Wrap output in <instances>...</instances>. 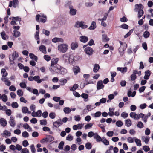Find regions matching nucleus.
Masks as SVG:
<instances>
[{"label":"nucleus","instance_id":"obj_51","mask_svg":"<svg viewBox=\"0 0 153 153\" xmlns=\"http://www.w3.org/2000/svg\"><path fill=\"white\" fill-rule=\"evenodd\" d=\"M86 107L87 109L89 111L95 108V107L91 105H86Z\"/></svg>","mask_w":153,"mask_h":153},{"label":"nucleus","instance_id":"obj_7","mask_svg":"<svg viewBox=\"0 0 153 153\" xmlns=\"http://www.w3.org/2000/svg\"><path fill=\"white\" fill-rule=\"evenodd\" d=\"M119 43L121 45V46L119 48V51L122 53L126 48L127 44L126 43H123L121 41H120Z\"/></svg>","mask_w":153,"mask_h":153},{"label":"nucleus","instance_id":"obj_5","mask_svg":"<svg viewBox=\"0 0 153 153\" xmlns=\"http://www.w3.org/2000/svg\"><path fill=\"white\" fill-rule=\"evenodd\" d=\"M135 8L139 10L138 17L140 18L143 14L144 12L143 10L141 9L143 8V6L141 4H136L135 5Z\"/></svg>","mask_w":153,"mask_h":153},{"label":"nucleus","instance_id":"obj_61","mask_svg":"<svg viewBox=\"0 0 153 153\" xmlns=\"http://www.w3.org/2000/svg\"><path fill=\"white\" fill-rule=\"evenodd\" d=\"M102 114L101 113L100 111L97 112L94 114L93 115H94V117H100Z\"/></svg>","mask_w":153,"mask_h":153},{"label":"nucleus","instance_id":"obj_23","mask_svg":"<svg viewBox=\"0 0 153 153\" xmlns=\"http://www.w3.org/2000/svg\"><path fill=\"white\" fill-rule=\"evenodd\" d=\"M58 59L57 58H55L52 59L51 61V65H59L57 63L58 61Z\"/></svg>","mask_w":153,"mask_h":153},{"label":"nucleus","instance_id":"obj_54","mask_svg":"<svg viewBox=\"0 0 153 153\" xmlns=\"http://www.w3.org/2000/svg\"><path fill=\"white\" fill-rule=\"evenodd\" d=\"M2 39L4 40L6 39L7 36L4 31H3L1 33Z\"/></svg>","mask_w":153,"mask_h":153},{"label":"nucleus","instance_id":"obj_14","mask_svg":"<svg viewBox=\"0 0 153 153\" xmlns=\"http://www.w3.org/2000/svg\"><path fill=\"white\" fill-rule=\"evenodd\" d=\"M63 124L61 119H59L53 123V125L56 127H58Z\"/></svg>","mask_w":153,"mask_h":153},{"label":"nucleus","instance_id":"obj_32","mask_svg":"<svg viewBox=\"0 0 153 153\" xmlns=\"http://www.w3.org/2000/svg\"><path fill=\"white\" fill-rule=\"evenodd\" d=\"M96 27V22L94 21L92 22L91 26L89 28V29L90 30H94Z\"/></svg>","mask_w":153,"mask_h":153},{"label":"nucleus","instance_id":"obj_34","mask_svg":"<svg viewBox=\"0 0 153 153\" xmlns=\"http://www.w3.org/2000/svg\"><path fill=\"white\" fill-rule=\"evenodd\" d=\"M30 57L32 59L36 61H37L38 58L36 56L32 53H30L29 54Z\"/></svg>","mask_w":153,"mask_h":153},{"label":"nucleus","instance_id":"obj_10","mask_svg":"<svg viewBox=\"0 0 153 153\" xmlns=\"http://www.w3.org/2000/svg\"><path fill=\"white\" fill-rule=\"evenodd\" d=\"M19 1L18 0H13L10 2L9 6L10 7L13 6L15 8L18 5Z\"/></svg>","mask_w":153,"mask_h":153},{"label":"nucleus","instance_id":"obj_39","mask_svg":"<svg viewBox=\"0 0 153 153\" xmlns=\"http://www.w3.org/2000/svg\"><path fill=\"white\" fill-rule=\"evenodd\" d=\"M63 111L65 114H68L71 112V110L70 108L66 107L64 108Z\"/></svg>","mask_w":153,"mask_h":153},{"label":"nucleus","instance_id":"obj_64","mask_svg":"<svg viewBox=\"0 0 153 153\" xmlns=\"http://www.w3.org/2000/svg\"><path fill=\"white\" fill-rule=\"evenodd\" d=\"M22 153H29V150L26 148L22 149L21 151Z\"/></svg>","mask_w":153,"mask_h":153},{"label":"nucleus","instance_id":"obj_27","mask_svg":"<svg viewBox=\"0 0 153 153\" xmlns=\"http://www.w3.org/2000/svg\"><path fill=\"white\" fill-rule=\"evenodd\" d=\"M130 116L134 119H138V114H137L135 112H131L130 114Z\"/></svg>","mask_w":153,"mask_h":153},{"label":"nucleus","instance_id":"obj_41","mask_svg":"<svg viewBox=\"0 0 153 153\" xmlns=\"http://www.w3.org/2000/svg\"><path fill=\"white\" fill-rule=\"evenodd\" d=\"M1 73L2 75V77H6V76L7 75V73L5 69L3 68L2 69Z\"/></svg>","mask_w":153,"mask_h":153},{"label":"nucleus","instance_id":"obj_19","mask_svg":"<svg viewBox=\"0 0 153 153\" xmlns=\"http://www.w3.org/2000/svg\"><path fill=\"white\" fill-rule=\"evenodd\" d=\"M70 14L71 15H75L76 14L77 10L76 9H74L72 6H70Z\"/></svg>","mask_w":153,"mask_h":153},{"label":"nucleus","instance_id":"obj_37","mask_svg":"<svg viewBox=\"0 0 153 153\" xmlns=\"http://www.w3.org/2000/svg\"><path fill=\"white\" fill-rule=\"evenodd\" d=\"M151 115L150 113H148L146 115H144V118L143 119V120L144 122L146 123L147 121V119L148 117H149Z\"/></svg>","mask_w":153,"mask_h":153},{"label":"nucleus","instance_id":"obj_56","mask_svg":"<svg viewBox=\"0 0 153 153\" xmlns=\"http://www.w3.org/2000/svg\"><path fill=\"white\" fill-rule=\"evenodd\" d=\"M134 137L132 138L131 137H129L127 138V140L128 142L130 143H132L134 140Z\"/></svg>","mask_w":153,"mask_h":153},{"label":"nucleus","instance_id":"obj_1","mask_svg":"<svg viewBox=\"0 0 153 153\" xmlns=\"http://www.w3.org/2000/svg\"><path fill=\"white\" fill-rule=\"evenodd\" d=\"M68 47V46L67 44H61L58 45L57 49L59 52L64 53L67 51Z\"/></svg>","mask_w":153,"mask_h":153},{"label":"nucleus","instance_id":"obj_59","mask_svg":"<svg viewBox=\"0 0 153 153\" xmlns=\"http://www.w3.org/2000/svg\"><path fill=\"white\" fill-rule=\"evenodd\" d=\"M78 87V85L77 84H75L74 85L73 87L71 88L70 90L72 91H74Z\"/></svg>","mask_w":153,"mask_h":153},{"label":"nucleus","instance_id":"obj_26","mask_svg":"<svg viewBox=\"0 0 153 153\" xmlns=\"http://www.w3.org/2000/svg\"><path fill=\"white\" fill-rule=\"evenodd\" d=\"M39 50L40 51L44 54L46 53V48L43 45H42L39 46Z\"/></svg>","mask_w":153,"mask_h":153},{"label":"nucleus","instance_id":"obj_43","mask_svg":"<svg viewBox=\"0 0 153 153\" xmlns=\"http://www.w3.org/2000/svg\"><path fill=\"white\" fill-rule=\"evenodd\" d=\"M102 40L104 42H107L109 41V39L107 37L106 35L104 34L102 35Z\"/></svg>","mask_w":153,"mask_h":153},{"label":"nucleus","instance_id":"obj_25","mask_svg":"<svg viewBox=\"0 0 153 153\" xmlns=\"http://www.w3.org/2000/svg\"><path fill=\"white\" fill-rule=\"evenodd\" d=\"M117 69L118 71H120L121 73H124L127 72V68L126 67L123 68L118 67Z\"/></svg>","mask_w":153,"mask_h":153},{"label":"nucleus","instance_id":"obj_28","mask_svg":"<svg viewBox=\"0 0 153 153\" xmlns=\"http://www.w3.org/2000/svg\"><path fill=\"white\" fill-rule=\"evenodd\" d=\"M0 124L2 126L4 127L7 125V121L4 119L1 118L0 120Z\"/></svg>","mask_w":153,"mask_h":153},{"label":"nucleus","instance_id":"obj_52","mask_svg":"<svg viewBox=\"0 0 153 153\" xmlns=\"http://www.w3.org/2000/svg\"><path fill=\"white\" fill-rule=\"evenodd\" d=\"M150 33L147 31H145L143 33V36L145 38H148L149 36Z\"/></svg>","mask_w":153,"mask_h":153},{"label":"nucleus","instance_id":"obj_12","mask_svg":"<svg viewBox=\"0 0 153 153\" xmlns=\"http://www.w3.org/2000/svg\"><path fill=\"white\" fill-rule=\"evenodd\" d=\"M19 56L18 54V52L16 51H14L12 55L13 60H14L16 59ZM9 59L10 62H11V64H12L14 63L13 61H11V59L10 57H9Z\"/></svg>","mask_w":153,"mask_h":153},{"label":"nucleus","instance_id":"obj_45","mask_svg":"<svg viewBox=\"0 0 153 153\" xmlns=\"http://www.w3.org/2000/svg\"><path fill=\"white\" fill-rule=\"evenodd\" d=\"M47 137V142H51L54 140V138L53 137L51 136H49Z\"/></svg>","mask_w":153,"mask_h":153},{"label":"nucleus","instance_id":"obj_15","mask_svg":"<svg viewBox=\"0 0 153 153\" xmlns=\"http://www.w3.org/2000/svg\"><path fill=\"white\" fill-rule=\"evenodd\" d=\"M141 139L142 141L144 142L146 144H148L149 140L150 137L148 136H143L141 137Z\"/></svg>","mask_w":153,"mask_h":153},{"label":"nucleus","instance_id":"obj_42","mask_svg":"<svg viewBox=\"0 0 153 153\" xmlns=\"http://www.w3.org/2000/svg\"><path fill=\"white\" fill-rule=\"evenodd\" d=\"M82 97L84 99V101L85 102L87 101H88L87 99L88 97V95L85 93H83L81 95Z\"/></svg>","mask_w":153,"mask_h":153},{"label":"nucleus","instance_id":"obj_17","mask_svg":"<svg viewBox=\"0 0 153 153\" xmlns=\"http://www.w3.org/2000/svg\"><path fill=\"white\" fill-rule=\"evenodd\" d=\"M83 124H78L77 125H74L73 126V129L74 130H76L77 129H81L83 127Z\"/></svg>","mask_w":153,"mask_h":153},{"label":"nucleus","instance_id":"obj_20","mask_svg":"<svg viewBox=\"0 0 153 153\" xmlns=\"http://www.w3.org/2000/svg\"><path fill=\"white\" fill-rule=\"evenodd\" d=\"M1 135L3 137H4L6 138L10 136L11 135V133L8 130H5L4 131L3 133L1 134Z\"/></svg>","mask_w":153,"mask_h":153},{"label":"nucleus","instance_id":"obj_58","mask_svg":"<svg viewBox=\"0 0 153 153\" xmlns=\"http://www.w3.org/2000/svg\"><path fill=\"white\" fill-rule=\"evenodd\" d=\"M121 116L122 117L125 118L128 117V114L125 112H124L122 113Z\"/></svg>","mask_w":153,"mask_h":153},{"label":"nucleus","instance_id":"obj_30","mask_svg":"<svg viewBox=\"0 0 153 153\" xmlns=\"http://www.w3.org/2000/svg\"><path fill=\"white\" fill-rule=\"evenodd\" d=\"M23 127L25 129H28V131H32L31 128L27 124L25 123L23 125Z\"/></svg>","mask_w":153,"mask_h":153},{"label":"nucleus","instance_id":"obj_48","mask_svg":"<svg viewBox=\"0 0 153 153\" xmlns=\"http://www.w3.org/2000/svg\"><path fill=\"white\" fill-rule=\"evenodd\" d=\"M6 111V113L7 115L8 116H10L11 114V111L10 109H7L6 106V109L5 110H3Z\"/></svg>","mask_w":153,"mask_h":153},{"label":"nucleus","instance_id":"obj_11","mask_svg":"<svg viewBox=\"0 0 153 153\" xmlns=\"http://www.w3.org/2000/svg\"><path fill=\"white\" fill-rule=\"evenodd\" d=\"M42 114V112L40 110H38L37 112L34 111H33L32 113V115L33 117H41Z\"/></svg>","mask_w":153,"mask_h":153},{"label":"nucleus","instance_id":"obj_16","mask_svg":"<svg viewBox=\"0 0 153 153\" xmlns=\"http://www.w3.org/2000/svg\"><path fill=\"white\" fill-rule=\"evenodd\" d=\"M52 41L53 42L56 43L60 42L63 43L64 42V40L62 38L58 37H55L52 39Z\"/></svg>","mask_w":153,"mask_h":153},{"label":"nucleus","instance_id":"obj_24","mask_svg":"<svg viewBox=\"0 0 153 153\" xmlns=\"http://www.w3.org/2000/svg\"><path fill=\"white\" fill-rule=\"evenodd\" d=\"M79 40L81 42L83 43H85L88 41V38L87 37L82 36L80 37Z\"/></svg>","mask_w":153,"mask_h":153},{"label":"nucleus","instance_id":"obj_4","mask_svg":"<svg viewBox=\"0 0 153 153\" xmlns=\"http://www.w3.org/2000/svg\"><path fill=\"white\" fill-rule=\"evenodd\" d=\"M75 27H80L83 29H85L88 27V26L85 25V23L83 21H77L76 22Z\"/></svg>","mask_w":153,"mask_h":153},{"label":"nucleus","instance_id":"obj_35","mask_svg":"<svg viewBox=\"0 0 153 153\" xmlns=\"http://www.w3.org/2000/svg\"><path fill=\"white\" fill-rule=\"evenodd\" d=\"M145 75L144 76V78L145 79H148L150 75V72L149 70L146 71L145 72Z\"/></svg>","mask_w":153,"mask_h":153},{"label":"nucleus","instance_id":"obj_38","mask_svg":"<svg viewBox=\"0 0 153 153\" xmlns=\"http://www.w3.org/2000/svg\"><path fill=\"white\" fill-rule=\"evenodd\" d=\"M20 35V32L18 31L15 30L13 31V35L16 37H19Z\"/></svg>","mask_w":153,"mask_h":153},{"label":"nucleus","instance_id":"obj_6","mask_svg":"<svg viewBox=\"0 0 153 153\" xmlns=\"http://www.w3.org/2000/svg\"><path fill=\"white\" fill-rule=\"evenodd\" d=\"M46 17L43 14L38 15L36 16V20L39 22H45L46 21L45 19Z\"/></svg>","mask_w":153,"mask_h":153},{"label":"nucleus","instance_id":"obj_29","mask_svg":"<svg viewBox=\"0 0 153 153\" xmlns=\"http://www.w3.org/2000/svg\"><path fill=\"white\" fill-rule=\"evenodd\" d=\"M125 125L128 127H129L132 125L131 120L130 119H127L125 120Z\"/></svg>","mask_w":153,"mask_h":153},{"label":"nucleus","instance_id":"obj_36","mask_svg":"<svg viewBox=\"0 0 153 153\" xmlns=\"http://www.w3.org/2000/svg\"><path fill=\"white\" fill-rule=\"evenodd\" d=\"M134 141L136 143L137 146H141V141L140 140L136 138V137H134Z\"/></svg>","mask_w":153,"mask_h":153},{"label":"nucleus","instance_id":"obj_47","mask_svg":"<svg viewBox=\"0 0 153 153\" xmlns=\"http://www.w3.org/2000/svg\"><path fill=\"white\" fill-rule=\"evenodd\" d=\"M133 31V29H132L130 30L126 34L124 35V37L125 38H126L128 37L131 34Z\"/></svg>","mask_w":153,"mask_h":153},{"label":"nucleus","instance_id":"obj_18","mask_svg":"<svg viewBox=\"0 0 153 153\" xmlns=\"http://www.w3.org/2000/svg\"><path fill=\"white\" fill-rule=\"evenodd\" d=\"M10 125L12 127H14L16 125V123L14 117L11 116L10 117V120L9 121Z\"/></svg>","mask_w":153,"mask_h":153},{"label":"nucleus","instance_id":"obj_3","mask_svg":"<svg viewBox=\"0 0 153 153\" xmlns=\"http://www.w3.org/2000/svg\"><path fill=\"white\" fill-rule=\"evenodd\" d=\"M60 67L59 65H50L49 67V70L52 73L60 72Z\"/></svg>","mask_w":153,"mask_h":153},{"label":"nucleus","instance_id":"obj_8","mask_svg":"<svg viewBox=\"0 0 153 153\" xmlns=\"http://www.w3.org/2000/svg\"><path fill=\"white\" fill-rule=\"evenodd\" d=\"M84 51L86 54L89 55H91L93 54L94 51L92 48L88 47L85 49Z\"/></svg>","mask_w":153,"mask_h":153},{"label":"nucleus","instance_id":"obj_57","mask_svg":"<svg viewBox=\"0 0 153 153\" xmlns=\"http://www.w3.org/2000/svg\"><path fill=\"white\" fill-rule=\"evenodd\" d=\"M64 143L63 141H61L60 142L58 146V148L60 149H63Z\"/></svg>","mask_w":153,"mask_h":153},{"label":"nucleus","instance_id":"obj_2","mask_svg":"<svg viewBox=\"0 0 153 153\" xmlns=\"http://www.w3.org/2000/svg\"><path fill=\"white\" fill-rule=\"evenodd\" d=\"M63 60L66 62H68L70 64L72 65L73 62V56L68 53L64 54L62 56Z\"/></svg>","mask_w":153,"mask_h":153},{"label":"nucleus","instance_id":"obj_31","mask_svg":"<svg viewBox=\"0 0 153 153\" xmlns=\"http://www.w3.org/2000/svg\"><path fill=\"white\" fill-rule=\"evenodd\" d=\"M34 80L36 81L38 83H40L42 82V80L40 79V77L39 76H34Z\"/></svg>","mask_w":153,"mask_h":153},{"label":"nucleus","instance_id":"obj_33","mask_svg":"<svg viewBox=\"0 0 153 153\" xmlns=\"http://www.w3.org/2000/svg\"><path fill=\"white\" fill-rule=\"evenodd\" d=\"M94 138L96 139V141L97 142L101 141L102 138L100 137L98 135L97 133H95V136H94Z\"/></svg>","mask_w":153,"mask_h":153},{"label":"nucleus","instance_id":"obj_40","mask_svg":"<svg viewBox=\"0 0 153 153\" xmlns=\"http://www.w3.org/2000/svg\"><path fill=\"white\" fill-rule=\"evenodd\" d=\"M100 68L99 65L97 64H96L94 65V68L93 71L94 72H97Z\"/></svg>","mask_w":153,"mask_h":153},{"label":"nucleus","instance_id":"obj_9","mask_svg":"<svg viewBox=\"0 0 153 153\" xmlns=\"http://www.w3.org/2000/svg\"><path fill=\"white\" fill-rule=\"evenodd\" d=\"M73 71L75 75H76L78 73H80L81 69L78 66H74L73 68Z\"/></svg>","mask_w":153,"mask_h":153},{"label":"nucleus","instance_id":"obj_55","mask_svg":"<svg viewBox=\"0 0 153 153\" xmlns=\"http://www.w3.org/2000/svg\"><path fill=\"white\" fill-rule=\"evenodd\" d=\"M22 136L24 137L27 138L28 137L29 134L27 132L25 131L22 133Z\"/></svg>","mask_w":153,"mask_h":153},{"label":"nucleus","instance_id":"obj_21","mask_svg":"<svg viewBox=\"0 0 153 153\" xmlns=\"http://www.w3.org/2000/svg\"><path fill=\"white\" fill-rule=\"evenodd\" d=\"M78 43L76 42H73L71 45V48L72 50H75L78 48Z\"/></svg>","mask_w":153,"mask_h":153},{"label":"nucleus","instance_id":"obj_46","mask_svg":"<svg viewBox=\"0 0 153 153\" xmlns=\"http://www.w3.org/2000/svg\"><path fill=\"white\" fill-rule=\"evenodd\" d=\"M56 116V114L54 112H51L49 114V117L52 119H54L55 117Z\"/></svg>","mask_w":153,"mask_h":153},{"label":"nucleus","instance_id":"obj_62","mask_svg":"<svg viewBox=\"0 0 153 153\" xmlns=\"http://www.w3.org/2000/svg\"><path fill=\"white\" fill-rule=\"evenodd\" d=\"M17 94L19 96H22L23 95V93L21 90L19 89L17 91Z\"/></svg>","mask_w":153,"mask_h":153},{"label":"nucleus","instance_id":"obj_13","mask_svg":"<svg viewBox=\"0 0 153 153\" xmlns=\"http://www.w3.org/2000/svg\"><path fill=\"white\" fill-rule=\"evenodd\" d=\"M104 87V85L103 84L102 81L100 80L97 82V90L103 89Z\"/></svg>","mask_w":153,"mask_h":153},{"label":"nucleus","instance_id":"obj_44","mask_svg":"<svg viewBox=\"0 0 153 153\" xmlns=\"http://www.w3.org/2000/svg\"><path fill=\"white\" fill-rule=\"evenodd\" d=\"M136 71H133V74L131 75V78L132 80H135L136 78Z\"/></svg>","mask_w":153,"mask_h":153},{"label":"nucleus","instance_id":"obj_60","mask_svg":"<svg viewBox=\"0 0 153 153\" xmlns=\"http://www.w3.org/2000/svg\"><path fill=\"white\" fill-rule=\"evenodd\" d=\"M114 133L113 131H109L106 133V135L109 137H111L113 136Z\"/></svg>","mask_w":153,"mask_h":153},{"label":"nucleus","instance_id":"obj_49","mask_svg":"<svg viewBox=\"0 0 153 153\" xmlns=\"http://www.w3.org/2000/svg\"><path fill=\"white\" fill-rule=\"evenodd\" d=\"M101 141L105 145H108L109 144V141L104 138H102Z\"/></svg>","mask_w":153,"mask_h":153},{"label":"nucleus","instance_id":"obj_63","mask_svg":"<svg viewBox=\"0 0 153 153\" xmlns=\"http://www.w3.org/2000/svg\"><path fill=\"white\" fill-rule=\"evenodd\" d=\"M42 33H43L45 34V35L46 36H49L50 34V31H48L45 29H43L42 30Z\"/></svg>","mask_w":153,"mask_h":153},{"label":"nucleus","instance_id":"obj_50","mask_svg":"<svg viewBox=\"0 0 153 153\" xmlns=\"http://www.w3.org/2000/svg\"><path fill=\"white\" fill-rule=\"evenodd\" d=\"M93 125V124L91 123H88V124H86L85 126V129H89L91 128L92 126Z\"/></svg>","mask_w":153,"mask_h":153},{"label":"nucleus","instance_id":"obj_22","mask_svg":"<svg viewBox=\"0 0 153 153\" xmlns=\"http://www.w3.org/2000/svg\"><path fill=\"white\" fill-rule=\"evenodd\" d=\"M2 81L5 82V84L8 86H9L11 85V82L8 80V79L7 77H2Z\"/></svg>","mask_w":153,"mask_h":153},{"label":"nucleus","instance_id":"obj_53","mask_svg":"<svg viewBox=\"0 0 153 153\" xmlns=\"http://www.w3.org/2000/svg\"><path fill=\"white\" fill-rule=\"evenodd\" d=\"M85 146L86 149H90L91 148L92 145L90 143L88 142L86 144Z\"/></svg>","mask_w":153,"mask_h":153}]
</instances>
